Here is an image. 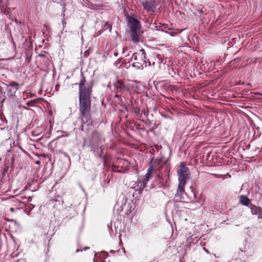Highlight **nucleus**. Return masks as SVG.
Segmentation results:
<instances>
[{"label": "nucleus", "mask_w": 262, "mask_h": 262, "mask_svg": "<svg viewBox=\"0 0 262 262\" xmlns=\"http://www.w3.org/2000/svg\"><path fill=\"white\" fill-rule=\"evenodd\" d=\"M125 49H126V48L123 47V48H122V53H124L125 52Z\"/></svg>", "instance_id": "4be33fe9"}, {"label": "nucleus", "mask_w": 262, "mask_h": 262, "mask_svg": "<svg viewBox=\"0 0 262 262\" xmlns=\"http://www.w3.org/2000/svg\"><path fill=\"white\" fill-rule=\"evenodd\" d=\"M38 56H39L40 57H45V55L43 54H39L38 55Z\"/></svg>", "instance_id": "aec40b11"}, {"label": "nucleus", "mask_w": 262, "mask_h": 262, "mask_svg": "<svg viewBox=\"0 0 262 262\" xmlns=\"http://www.w3.org/2000/svg\"><path fill=\"white\" fill-rule=\"evenodd\" d=\"M155 171L154 169H152L150 166L149 168L147 170V172L146 174V178H145L144 182L141 185L140 187L142 186V189L145 187L146 183H147V182L149 181L152 172Z\"/></svg>", "instance_id": "ddd939ff"}, {"label": "nucleus", "mask_w": 262, "mask_h": 262, "mask_svg": "<svg viewBox=\"0 0 262 262\" xmlns=\"http://www.w3.org/2000/svg\"><path fill=\"white\" fill-rule=\"evenodd\" d=\"M115 168H119V166H117V165H115L113 164L112 166V171L115 172H118V173H125L127 171L126 170H124V169H122V168L121 169L115 170Z\"/></svg>", "instance_id": "dca6fc26"}, {"label": "nucleus", "mask_w": 262, "mask_h": 262, "mask_svg": "<svg viewBox=\"0 0 262 262\" xmlns=\"http://www.w3.org/2000/svg\"><path fill=\"white\" fill-rule=\"evenodd\" d=\"M79 85V112L82 123V129L89 132L93 126L92 115V97L93 84L88 83L82 72L80 74Z\"/></svg>", "instance_id": "f257e3e1"}, {"label": "nucleus", "mask_w": 262, "mask_h": 262, "mask_svg": "<svg viewBox=\"0 0 262 262\" xmlns=\"http://www.w3.org/2000/svg\"><path fill=\"white\" fill-rule=\"evenodd\" d=\"M0 60H1V59H0Z\"/></svg>", "instance_id": "c756f323"}, {"label": "nucleus", "mask_w": 262, "mask_h": 262, "mask_svg": "<svg viewBox=\"0 0 262 262\" xmlns=\"http://www.w3.org/2000/svg\"><path fill=\"white\" fill-rule=\"evenodd\" d=\"M10 210L11 211V212H14V208H10Z\"/></svg>", "instance_id": "412c9836"}, {"label": "nucleus", "mask_w": 262, "mask_h": 262, "mask_svg": "<svg viewBox=\"0 0 262 262\" xmlns=\"http://www.w3.org/2000/svg\"><path fill=\"white\" fill-rule=\"evenodd\" d=\"M121 61V59H118L116 61H115V62L114 63L115 66L118 68H121V67L123 66L124 67L126 68L127 69L128 68V67H129L130 66V64H129V65L128 66V63L126 62L125 60H124L122 61V64H120Z\"/></svg>", "instance_id": "4468645a"}, {"label": "nucleus", "mask_w": 262, "mask_h": 262, "mask_svg": "<svg viewBox=\"0 0 262 262\" xmlns=\"http://www.w3.org/2000/svg\"><path fill=\"white\" fill-rule=\"evenodd\" d=\"M105 138L102 133L97 130H94L91 134L90 138V145L91 150L94 153V155L96 157L101 158L103 161L104 163L106 160V156L103 155V151L105 148L106 145H101L100 146V151L99 152V145L102 142H105Z\"/></svg>", "instance_id": "f03ea898"}, {"label": "nucleus", "mask_w": 262, "mask_h": 262, "mask_svg": "<svg viewBox=\"0 0 262 262\" xmlns=\"http://www.w3.org/2000/svg\"><path fill=\"white\" fill-rule=\"evenodd\" d=\"M239 202L241 204L248 206L250 202L249 199L245 195L239 196Z\"/></svg>", "instance_id": "2eb2a0df"}, {"label": "nucleus", "mask_w": 262, "mask_h": 262, "mask_svg": "<svg viewBox=\"0 0 262 262\" xmlns=\"http://www.w3.org/2000/svg\"><path fill=\"white\" fill-rule=\"evenodd\" d=\"M115 86L117 91L120 92H124L129 90V86L127 83L120 80H117L115 83Z\"/></svg>", "instance_id": "0eeeda50"}, {"label": "nucleus", "mask_w": 262, "mask_h": 262, "mask_svg": "<svg viewBox=\"0 0 262 262\" xmlns=\"http://www.w3.org/2000/svg\"><path fill=\"white\" fill-rule=\"evenodd\" d=\"M114 55L117 56L118 55V52H115L114 53Z\"/></svg>", "instance_id": "5701e85b"}, {"label": "nucleus", "mask_w": 262, "mask_h": 262, "mask_svg": "<svg viewBox=\"0 0 262 262\" xmlns=\"http://www.w3.org/2000/svg\"><path fill=\"white\" fill-rule=\"evenodd\" d=\"M166 161L163 162L161 158L154 159V158L151 159L150 162V167L156 171H160L164 164H165Z\"/></svg>", "instance_id": "39448f33"}, {"label": "nucleus", "mask_w": 262, "mask_h": 262, "mask_svg": "<svg viewBox=\"0 0 262 262\" xmlns=\"http://www.w3.org/2000/svg\"><path fill=\"white\" fill-rule=\"evenodd\" d=\"M147 114H148V112H146L144 110H142L141 111V116H142L143 114L145 116H147Z\"/></svg>", "instance_id": "a211bd4d"}, {"label": "nucleus", "mask_w": 262, "mask_h": 262, "mask_svg": "<svg viewBox=\"0 0 262 262\" xmlns=\"http://www.w3.org/2000/svg\"><path fill=\"white\" fill-rule=\"evenodd\" d=\"M118 168H115V170H118Z\"/></svg>", "instance_id": "c85d7f7f"}, {"label": "nucleus", "mask_w": 262, "mask_h": 262, "mask_svg": "<svg viewBox=\"0 0 262 262\" xmlns=\"http://www.w3.org/2000/svg\"><path fill=\"white\" fill-rule=\"evenodd\" d=\"M143 8L147 11L154 12L156 10V6L153 2L148 1H143L142 3Z\"/></svg>", "instance_id": "6e6552de"}, {"label": "nucleus", "mask_w": 262, "mask_h": 262, "mask_svg": "<svg viewBox=\"0 0 262 262\" xmlns=\"http://www.w3.org/2000/svg\"><path fill=\"white\" fill-rule=\"evenodd\" d=\"M101 254H102V256H103V257H105V256H107L108 255V253L107 252H102Z\"/></svg>", "instance_id": "6ab92c4d"}, {"label": "nucleus", "mask_w": 262, "mask_h": 262, "mask_svg": "<svg viewBox=\"0 0 262 262\" xmlns=\"http://www.w3.org/2000/svg\"><path fill=\"white\" fill-rule=\"evenodd\" d=\"M140 32V30L130 31L131 40L133 42L137 43L139 41Z\"/></svg>", "instance_id": "f8f14e48"}, {"label": "nucleus", "mask_w": 262, "mask_h": 262, "mask_svg": "<svg viewBox=\"0 0 262 262\" xmlns=\"http://www.w3.org/2000/svg\"><path fill=\"white\" fill-rule=\"evenodd\" d=\"M133 58L134 62L132 64V67L137 69H143V65L146 63V53L144 49H141L139 52L133 54L132 59Z\"/></svg>", "instance_id": "7ed1b4c3"}, {"label": "nucleus", "mask_w": 262, "mask_h": 262, "mask_svg": "<svg viewBox=\"0 0 262 262\" xmlns=\"http://www.w3.org/2000/svg\"><path fill=\"white\" fill-rule=\"evenodd\" d=\"M98 152H99L100 151V146H99V149L98 150Z\"/></svg>", "instance_id": "b1692460"}, {"label": "nucleus", "mask_w": 262, "mask_h": 262, "mask_svg": "<svg viewBox=\"0 0 262 262\" xmlns=\"http://www.w3.org/2000/svg\"><path fill=\"white\" fill-rule=\"evenodd\" d=\"M250 209L252 214L258 215V218L261 217L262 210L260 207L251 204Z\"/></svg>", "instance_id": "1a4fd4ad"}, {"label": "nucleus", "mask_w": 262, "mask_h": 262, "mask_svg": "<svg viewBox=\"0 0 262 262\" xmlns=\"http://www.w3.org/2000/svg\"><path fill=\"white\" fill-rule=\"evenodd\" d=\"M179 182L182 184H186L187 180L188 179L190 172L188 167L184 163H181L178 170H177Z\"/></svg>", "instance_id": "20e7f679"}, {"label": "nucleus", "mask_w": 262, "mask_h": 262, "mask_svg": "<svg viewBox=\"0 0 262 262\" xmlns=\"http://www.w3.org/2000/svg\"><path fill=\"white\" fill-rule=\"evenodd\" d=\"M10 85L11 86L14 87L15 89V91L17 90L18 87V84L17 83H16L15 82H13L11 83Z\"/></svg>", "instance_id": "f3484780"}, {"label": "nucleus", "mask_w": 262, "mask_h": 262, "mask_svg": "<svg viewBox=\"0 0 262 262\" xmlns=\"http://www.w3.org/2000/svg\"><path fill=\"white\" fill-rule=\"evenodd\" d=\"M138 113H140V110L138 109Z\"/></svg>", "instance_id": "bb28decb"}, {"label": "nucleus", "mask_w": 262, "mask_h": 262, "mask_svg": "<svg viewBox=\"0 0 262 262\" xmlns=\"http://www.w3.org/2000/svg\"><path fill=\"white\" fill-rule=\"evenodd\" d=\"M36 164H38V163H39V161H36Z\"/></svg>", "instance_id": "393cba45"}, {"label": "nucleus", "mask_w": 262, "mask_h": 262, "mask_svg": "<svg viewBox=\"0 0 262 262\" xmlns=\"http://www.w3.org/2000/svg\"><path fill=\"white\" fill-rule=\"evenodd\" d=\"M79 251H80V250L77 249V250H76V252H79Z\"/></svg>", "instance_id": "cd10ccee"}, {"label": "nucleus", "mask_w": 262, "mask_h": 262, "mask_svg": "<svg viewBox=\"0 0 262 262\" xmlns=\"http://www.w3.org/2000/svg\"><path fill=\"white\" fill-rule=\"evenodd\" d=\"M47 66L49 65V62L48 61H47Z\"/></svg>", "instance_id": "a878e982"}, {"label": "nucleus", "mask_w": 262, "mask_h": 262, "mask_svg": "<svg viewBox=\"0 0 262 262\" xmlns=\"http://www.w3.org/2000/svg\"><path fill=\"white\" fill-rule=\"evenodd\" d=\"M185 184H182L181 183H179L178 188L177 191V193L175 194L176 198H178L179 199L183 198V195L185 193Z\"/></svg>", "instance_id": "9d476101"}, {"label": "nucleus", "mask_w": 262, "mask_h": 262, "mask_svg": "<svg viewBox=\"0 0 262 262\" xmlns=\"http://www.w3.org/2000/svg\"><path fill=\"white\" fill-rule=\"evenodd\" d=\"M116 162L118 163V166H119V167L122 169L126 171L129 169V163L127 161L124 159H118Z\"/></svg>", "instance_id": "9b49d317"}, {"label": "nucleus", "mask_w": 262, "mask_h": 262, "mask_svg": "<svg viewBox=\"0 0 262 262\" xmlns=\"http://www.w3.org/2000/svg\"><path fill=\"white\" fill-rule=\"evenodd\" d=\"M128 21L130 27V31H139L140 30V23L136 18L133 17H130L128 18Z\"/></svg>", "instance_id": "423d86ee"}]
</instances>
